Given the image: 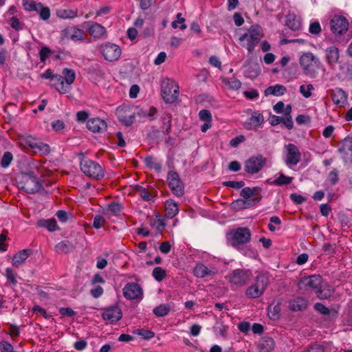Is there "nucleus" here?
<instances>
[{
  "mask_svg": "<svg viewBox=\"0 0 352 352\" xmlns=\"http://www.w3.org/2000/svg\"><path fill=\"white\" fill-rule=\"evenodd\" d=\"M217 271L214 267L208 268L203 263H197L193 270L194 275L197 278H206L212 276L217 274Z\"/></svg>",
  "mask_w": 352,
  "mask_h": 352,
  "instance_id": "20",
  "label": "nucleus"
},
{
  "mask_svg": "<svg viewBox=\"0 0 352 352\" xmlns=\"http://www.w3.org/2000/svg\"><path fill=\"white\" fill-rule=\"evenodd\" d=\"M313 90H314V85L308 84L307 85H300L299 91L305 98H309L312 96Z\"/></svg>",
  "mask_w": 352,
  "mask_h": 352,
  "instance_id": "47",
  "label": "nucleus"
},
{
  "mask_svg": "<svg viewBox=\"0 0 352 352\" xmlns=\"http://www.w3.org/2000/svg\"><path fill=\"white\" fill-rule=\"evenodd\" d=\"M251 275V272L248 270L237 269L229 274V280L232 284L236 286H242L248 283Z\"/></svg>",
  "mask_w": 352,
  "mask_h": 352,
  "instance_id": "13",
  "label": "nucleus"
},
{
  "mask_svg": "<svg viewBox=\"0 0 352 352\" xmlns=\"http://www.w3.org/2000/svg\"><path fill=\"white\" fill-rule=\"evenodd\" d=\"M285 163L289 166L297 165L301 160V153L299 148L294 144L285 146Z\"/></svg>",
  "mask_w": 352,
  "mask_h": 352,
  "instance_id": "8",
  "label": "nucleus"
},
{
  "mask_svg": "<svg viewBox=\"0 0 352 352\" xmlns=\"http://www.w3.org/2000/svg\"><path fill=\"white\" fill-rule=\"evenodd\" d=\"M266 163V159L261 155L253 156L249 158L245 164V170L251 174L259 172Z\"/></svg>",
  "mask_w": 352,
  "mask_h": 352,
  "instance_id": "12",
  "label": "nucleus"
},
{
  "mask_svg": "<svg viewBox=\"0 0 352 352\" xmlns=\"http://www.w3.org/2000/svg\"><path fill=\"white\" fill-rule=\"evenodd\" d=\"M13 160V155L10 151H6L3 153V157L1 160V166L3 168H7L9 166Z\"/></svg>",
  "mask_w": 352,
  "mask_h": 352,
  "instance_id": "50",
  "label": "nucleus"
},
{
  "mask_svg": "<svg viewBox=\"0 0 352 352\" xmlns=\"http://www.w3.org/2000/svg\"><path fill=\"white\" fill-rule=\"evenodd\" d=\"M324 346L318 342L310 344L307 349L302 352H324Z\"/></svg>",
  "mask_w": 352,
  "mask_h": 352,
  "instance_id": "54",
  "label": "nucleus"
},
{
  "mask_svg": "<svg viewBox=\"0 0 352 352\" xmlns=\"http://www.w3.org/2000/svg\"><path fill=\"white\" fill-rule=\"evenodd\" d=\"M293 179L294 178L292 177H287L283 173H279V176L278 177V178L273 181L272 184L276 186H280L283 185L290 184L292 182Z\"/></svg>",
  "mask_w": 352,
  "mask_h": 352,
  "instance_id": "44",
  "label": "nucleus"
},
{
  "mask_svg": "<svg viewBox=\"0 0 352 352\" xmlns=\"http://www.w3.org/2000/svg\"><path fill=\"white\" fill-rule=\"evenodd\" d=\"M166 216L168 219L173 218L179 212L177 203L173 201H166L165 204Z\"/></svg>",
  "mask_w": 352,
  "mask_h": 352,
  "instance_id": "34",
  "label": "nucleus"
},
{
  "mask_svg": "<svg viewBox=\"0 0 352 352\" xmlns=\"http://www.w3.org/2000/svg\"><path fill=\"white\" fill-rule=\"evenodd\" d=\"M99 50L104 58L108 61L117 60L122 53L120 47L111 43H106L101 45L99 47Z\"/></svg>",
  "mask_w": 352,
  "mask_h": 352,
  "instance_id": "10",
  "label": "nucleus"
},
{
  "mask_svg": "<svg viewBox=\"0 0 352 352\" xmlns=\"http://www.w3.org/2000/svg\"><path fill=\"white\" fill-rule=\"evenodd\" d=\"M340 57L339 50L335 46H331L326 50V58L328 65L333 67L338 61Z\"/></svg>",
  "mask_w": 352,
  "mask_h": 352,
  "instance_id": "27",
  "label": "nucleus"
},
{
  "mask_svg": "<svg viewBox=\"0 0 352 352\" xmlns=\"http://www.w3.org/2000/svg\"><path fill=\"white\" fill-rule=\"evenodd\" d=\"M8 23L16 31H19L23 29L24 25L21 23L19 19L15 16H12Z\"/></svg>",
  "mask_w": 352,
  "mask_h": 352,
  "instance_id": "53",
  "label": "nucleus"
},
{
  "mask_svg": "<svg viewBox=\"0 0 352 352\" xmlns=\"http://www.w3.org/2000/svg\"><path fill=\"white\" fill-rule=\"evenodd\" d=\"M50 53L51 50L49 47L45 46L42 47L39 52L41 61L45 62V60L49 57Z\"/></svg>",
  "mask_w": 352,
  "mask_h": 352,
  "instance_id": "60",
  "label": "nucleus"
},
{
  "mask_svg": "<svg viewBox=\"0 0 352 352\" xmlns=\"http://www.w3.org/2000/svg\"><path fill=\"white\" fill-rule=\"evenodd\" d=\"M287 91V89L282 85H276L274 86H270L265 90V96L273 95L276 96H280L284 95Z\"/></svg>",
  "mask_w": 352,
  "mask_h": 352,
  "instance_id": "31",
  "label": "nucleus"
},
{
  "mask_svg": "<svg viewBox=\"0 0 352 352\" xmlns=\"http://www.w3.org/2000/svg\"><path fill=\"white\" fill-rule=\"evenodd\" d=\"M32 148L38 149L43 154L47 155L50 152L49 145L43 143H34L30 145Z\"/></svg>",
  "mask_w": 352,
  "mask_h": 352,
  "instance_id": "52",
  "label": "nucleus"
},
{
  "mask_svg": "<svg viewBox=\"0 0 352 352\" xmlns=\"http://www.w3.org/2000/svg\"><path fill=\"white\" fill-rule=\"evenodd\" d=\"M330 28L333 34L342 35L347 32L349 22L346 17L335 15L330 21Z\"/></svg>",
  "mask_w": 352,
  "mask_h": 352,
  "instance_id": "11",
  "label": "nucleus"
},
{
  "mask_svg": "<svg viewBox=\"0 0 352 352\" xmlns=\"http://www.w3.org/2000/svg\"><path fill=\"white\" fill-rule=\"evenodd\" d=\"M89 34L95 39H100L107 35L106 28L96 22L88 21L84 23Z\"/></svg>",
  "mask_w": 352,
  "mask_h": 352,
  "instance_id": "15",
  "label": "nucleus"
},
{
  "mask_svg": "<svg viewBox=\"0 0 352 352\" xmlns=\"http://www.w3.org/2000/svg\"><path fill=\"white\" fill-rule=\"evenodd\" d=\"M162 119L163 122L162 131L165 134H168L171 131L172 116L170 113H165L162 115Z\"/></svg>",
  "mask_w": 352,
  "mask_h": 352,
  "instance_id": "39",
  "label": "nucleus"
},
{
  "mask_svg": "<svg viewBox=\"0 0 352 352\" xmlns=\"http://www.w3.org/2000/svg\"><path fill=\"white\" fill-rule=\"evenodd\" d=\"M224 186L231 187L235 189H239L245 186V182L243 181H228L223 183Z\"/></svg>",
  "mask_w": 352,
  "mask_h": 352,
  "instance_id": "58",
  "label": "nucleus"
},
{
  "mask_svg": "<svg viewBox=\"0 0 352 352\" xmlns=\"http://www.w3.org/2000/svg\"><path fill=\"white\" fill-rule=\"evenodd\" d=\"M119 120L126 126L131 125L135 121V113L129 107H119L116 110Z\"/></svg>",
  "mask_w": 352,
  "mask_h": 352,
  "instance_id": "16",
  "label": "nucleus"
},
{
  "mask_svg": "<svg viewBox=\"0 0 352 352\" xmlns=\"http://www.w3.org/2000/svg\"><path fill=\"white\" fill-rule=\"evenodd\" d=\"M261 197H256L250 200H244L239 199L233 201L231 206L232 208L234 210H243L248 207L254 206L256 204L258 203L261 201Z\"/></svg>",
  "mask_w": 352,
  "mask_h": 352,
  "instance_id": "23",
  "label": "nucleus"
},
{
  "mask_svg": "<svg viewBox=\"0 0 352 352\" xmlns=\"http://www.w3.org/2000/svg\"><path fill=\"white\" fill-rule=\"evenodd\" d=\"M107 210L114 215H118L121 212L122 206L118 202H111L107 206Z\"/></svg>",
  "mask_w": 352,
  "mask_h": 352,
  "instance_id": "56",
  "label": "nucleus"
},
{
  "mask_svg": "<svg viewBox=\"0 0 352 352\" xmlns=\"http://www.w3.org/2000/svg\"><path fill=\"white\" fill-rule=\"evenodd\" d=\"M334 292V289L328 285H320L316 294L320 299H327L330 298Z\"/></svg>",
  "mask_w": 352,
  "mask_h": 352,
  "instance_id": "33",
  "label": "nucleus"
},
{
  "mask_svg": "<svg viewBox=\"0 0 352 352\" xmlns=\"http://www.w3.org/2000/svg\"><path fill=\"white\" fill-rule=\"evenodd\" d=\"M157 110L155 107H151L148 110L143 111L142 110L140 113H139L140 116L143 117H147L150 120H153L155 118L157 115Z\"/></svg>",
  "mask_w": 352,
  "mask_h": 352,
  "instance_id": "51",
  "label": "nucleus"
},
{
  "mask_svg": "<svg viewBox=\"0 0 352 352\" xmlns=\"http://www.w3.org/2000/svg\"><path fill=\"white\" fill-rule=\"evenodd\" d=\"M55 249L56 251L58 253L67 254L74 249V246L72 243L69 242V241H63L56 244Z\"/></svg>",
  "mask_w": 352,
  "mask_h": 352,
  "instance_id": "36",
  "label": "nucleus"
},
{
  "mask_svg": "<svg viewBox=\"0 0 352 352\" xmlns=\"http://www.w3.org/2000/svg\"><path fill=\"white\" fill-rule=\"evenodd\" d=\"M245 138L243 135H238L234 138H232L230 141V146L234 148H236L239 146V144L243 142Z\"/></svg>",
  "mask_w": 352,
  "mask_h": 352,
  "instance_id": "61",
  "label": "nucleus"
},
{
  "mask_svg": "<svg viewBox=\"0 0 352 352\" xmlns=\"http://www.w3.org/2000/svg\"><path fill=\"white\" fill-rule=\"evenodd\" d=\"M133 333L141 336L145 340H150L155 336V333L153 331L144 329H136L133 331Z\"/></svg>",
  "mask_w": 352,
  "mask_h": 352,
  "instance_id": "48",
  "label": "nucleus"
},
{
  "mask_svg": "<svg viewBox=\"0 0 352 352\" xmlns=\"http://www.w3.org/2000/svg\"><path fill=\"white\" fill-rule=\"evenodd\" d=\"M315 309L323 315H327L330 313V310L328 307H325L322 303H316L314 305Z\"/></svg>",
  "mask_w": 352,
  "mask_h": 352,
  "instance_id": "63",
  "label": "nucleus"
},
{
  "mask_svg": "<svg viewBox=\"0 0 352 352\" xmlns=\"http://www.w3.org/2000/svg\"><path fill=\"white\" fill-rule=\"evenodd\" d=\"M338 151L344 163L352 162V137H346L338 145Z\"/></svg>",
  "mask_w": 352,
  "mask_h": 352,
  "instance_id": "14",
  "label": "nucleus"
},
{
  "mask_svg": "<svg viewBox=\"0 0 352 352\" xmlns=\"http://www.w3.org/2000/svg\"><path fill=\"white\" fill-rule=\"evenodd\" d=\"M286 25L292 30L296 31L301 28V19L294 13L286 16Z\"/></svg>",
  "mask_w": 352,
  "mask_h": 352,
  "instance_id": "28",
  "label": "nucleus"
},
{
  "mask_svg": "<svg viewBox=\"0 0 352 352\" xmlns=\"http://www.w3.org/2000/svg\"><path fill=\"white\" fill-rule=\"evenodd\" d=\"M62 33L64 36L69 38L74 41H82L85 39L84 31L76 27L66 28L63 30Z\"/></svg>",
  "mask_w": 352,
  "mask_h": 352,
  "instance_id": "21",
  "label": "nucleus"
},
{
  "mask_svg": "<svg viewBox=\"0 0 352 352\" xmlns=\"http://www.w3.org/2000/svg\"><path fill=\"white\" fill-rule=\"evenodd\" d=\"M16 274L10 268L6 269V276L7 279L10 281L13 286H15L17 283L16 278Z\"/></svg>",
  "mask_w": 352,
  "mask_h": 352,
  "instance_id": "57",
  "label": "nucleus"
},
{
  "mask_svg": "<svg viewBox=\"0 0 352 352\" xmlns=\"http://www.w3.org/2000/svg\"><path fill=\"white\" fill-rule=\"evenodd\" d=\"M227 239L233 247L238 248L250 241L251 232L248 228H239L234 232L229 233Z\"/></svg>",
  "mask_w": 352,
  "mask_h": 352,
  "instance_id": "6",
  "label": "nucleus"
},
{
  "mask_svg": "<svg viewBox=\"0 0 352 352\" xmlns=\"http://www.w3.org/2000/svg\"><path fill=\"white\" fill-rule=\"evenodd\" d=\"M122 317L121 309L118 306H111L104 309L102 318L105 321L114 323L120 320Z\"/></svg>",
  "mask_w": 352,
  "mask_h": 352,
  "instance_id": "18",
  "label": "nucleus"
},
{
  "mask_svg": "<svg viewBox=\"0 0 352 352\" xmlns=\"http://www.w3.org/2000/svg\"><path fill=\"white\" fill-rule=\"evenodd\" d=\"M107 125L104 120L96 118H91L87 122V128L94 133H101L106 131Z\"/></svg>",
  "mask_w": 352,
  "mask_h": 352,
  "instance_id": "22",
  "label": "nucleus"
},
{
  "mask_svg": "<svg viewBox=\"0 0 352 352\" xmlns=\"http://www.w3.org/2000/svg\"><path fill=\"white\" fill-rule=\"evenodd\" d=\"M80 169L86 176L96 180L101 179L104 175L101 166L87 158H84L80 161Z\"/></svg>",
  "mask_w": 352,
  "mask_h": 352,
  "instance_id": "5",
  "label": "nucleus"
},
{
  "mask_svg": "<svg viewBox=\"0 0 352 352\" xmlns=\"http://www.w3.org/2000/svg\"><path fill=\"white\" fill-rule=\"evenodd\" d=\"M268 283L269 278L266 275H258L256 278L255 283L247 289L246 296L251 298L260 297L264 293Z\"/></svg>",
  "mask_w": 352,
  "mask_h": 352,
  "instance_id": "7",
  "label": "nucleus"
},
{
  "mask_svg": "<svg viewBox=\"0 0 352 352\" xmlns=\"http://www.w3.org/2000/svg\"><path fill=\"white\" fill-rule=\"evenodd\" d=\"M52 81L53 82V85L55 86L56 89L60 94H66L69 91L70 87L65 85L63 76L55 74Z\"/></svg>",
  "mask_w": 352,
  "mask_h": 352,
  "instance_id": "30",
  "label": "nucleus"
},
{
  "mask_svg": "<svg viewBox=\"0 0 352 352\" xmlns=\"http://www.w3.org/2000/svg\"><path fill=\"white\" fill-rule=\"evenodd\" d=\"M199 116L200 120L202 121H211L212 120V116L210 112L208 110L203 109L201 110L199 113Z\"/></svg>",
  "mask_w": 352,
  "mask_h": 352,
  "instance_id": "62",
  "label": "nucleus"
},
{
  "mask_svg": "<svg viewBox=\"0 0 352 352\" xmlns=\"http://www.w3.org/2000/svg\"><path fill=\"white\" fill-rule=\"evenodd\" d=\"M167 182L175 195L182 197L184 194V186L177 173L170 170L168 173Z\"/></svg>",
  "mask_w": 352,
  "mask_h": 352,
  "instance_id": "9",
  "label": "nucleus"
},
{
  "mask_svg": "<svg viewBox=\"0 0 352 352\" xmlns=\"http://www.w3.org/2000/svg\"><path fill=\"white\" fill-rule=\"evenodd\" d=\"M144 162L147 166L151 168H154L157 172H160L162 169V164L155 160L153 157L148 156L145 158Z\"/></svg>",
  "mask_w": 352,
  "mask_h": 352,
  "instance_id": "46",
  "label": "nucleus"
},
{
  "mask_svg": "<svg viewBox=\"0 0 352 352\" xmlns=\"http://www.w3.org/2000/svg\"><path fill=\"white\" fill-rule=\"evenodd\" d=\"M152 275L157 281H162L166 277V270L160 267H156L153 269Z\"/></svg>",
  "mask_w": 352,
  "mask_h": 352,
  "instance_id": "49",
  "label": "nucleus"
},
{
  "mask_svg": "<svg viewBox=\"0 0 352 352\" xmlns=\"http://www.w3.org/2000/svg\"><path fill=\"white\" fill-rule=\"evenodd\" d=\"M264 121L263 116L258 112H254L249 120L245 123L247 129H252L261 125Z\"/></svg>",
  "mask_w": 352,
  "mask_h": 352,
  "instance_id": "26",
  "label": "nucleus"
},
{
  "mask_svg": "<svg viewBox=\"0 0 352 352\" xmlns=\"http://www.w3.org/2000/svg\"><path fill=\"white\" fill-rule=\"evenodd\" d=\"M170 307L168 304H161L153 309L154 314L157 317H164L170 312Z\"/></svg>",
  "mask_w": 352,
  "mask_h": 352,
  "instance_id": "40",
  "label": "nucleus"
},
{
  "mask_svg": "<svg viewBox=\"0 0 352 352\" xmlns=\"http://www.w3.org/2000/svg\"><path fill=\"white\" fill-rule=\"evenodd\" d=\"M308 306L307 300L302 297H297L289 302V308L293 311H303Z\"/></svg>",
  "mask_w": 352,
  "mask_h": 352,
  "instance_id": "25",
  "label": "nucleus"
},
{
  "mask_svg": "<svg viewBox=\"0 0 352 352\" xmlns=\"http://www.w3.org/2000/svg\"><path fill=\"white\" fill-rule=\"evenodd\" d=\"M300 284L305 285L307 291H313L316 294L322 284V277L319 275L305 277L300 280Z\"/></svg>",
  "mask_w": 352,
  "mask_h": 352,
  "instance_id": "17",
  "label": "nucleus"
},
{
  "mask_svg": "<svg viewBox=\"0 0 352 352\" xmlns=\"http://www.w3.org/2000/svg\"><path fill=\"white\" fill-rule=\"evenodd\" d=\"M0 350L2 352H12L13 346L8 342L1 341L0 342Z\"/></svg>",
  "mask_w": 352,
  "mask_h": 352,
  "instance_id": "64",
  "label": "nucleus"
},
{
  "mask_svg": "<svg viewBox=\"0 0 352 352\" xmlns=\"http://www.w3.org/2000/svg\"><path fill=\"white\" fill-rule=\"evenodd\" d=\"M263 37V28L261 25L254 24L252 25L247 32L239 37V41L249 53H252Z\"/></svg>",
  "mask_w": 352,
  "mask_h": 352,
  "instance_id": "1",
  "label": "nucleus"
},
{
  "mask_svg": "<svg viewBox=\"0 0 352 352\" xmlns=\"http://www.w3.org/2000/svg\"><path fill=\"white\" fill-rule=\"evenodd\" d=\"M299 63L305 74L314 76L320 65L319 58L311 52H305L300 58Z\"/></svg>",
  "mask_w": 352,
  "mask_h": 352,
  "instance_id": "3",
  "label": "nucleus"
},
{
  "mask_svg": "<svg viewBox=\"0 0 352 352\" xmlns=\"http://www.w3.org/2000/svg\"><path fill=\"white\" fill-rule=\"evenodd\" d=\"M261 189L258 187H254L251 188L250 187L243 188L240 195L244 199V200H250L249 199L253 196H257L260 194Z\"/></svg>",
  "mask_w": 352,
  "mask_h": 352,
  "instance_id": "35",
  "label": "nucleus"
},
{
  "mask_svg": "<svg viewBox=\"0 0 352 352\" xmlns=\"http://www.w3.org/2000/svg\"><path fill=\"white\" fill-rule=\"evenodd\" d=\"M123 294L127 299H137L142 296V289L137 283H127L123 289Z\"/></svg>",
  "mask_w": 352,
  "mask_h": 352,
  "instance_id": "19",
  "label": "nucleus"
},
{
  "mask_svg": "<svg viewBox=\"0 0 352 352\" xmlns=\"http://www.w3.org/2000/svg\"><path fill=\"white\" fill-rule=\"evenodd\" d=\"M63 75L64 82L65 81L66 82L65 85L69 87V85L73 83L76 78V74L74 71L73 69L65 68L63 71Z\"/></svg>",
  "mask_w": 352,
  "mask_h": 352,
  "instance_id": "41",
  "label": "nucleus"
},
{
  "mask_svg": "<svg viewBox=\"0 0 352 352\" xmlns=\"http://www.w3.org/2000/svg\"><path fill=\"white\" fill-rule=\"evenodd\" d=\"M105 222L106 220L103 217L100 215H96L94 219L93 227L96 229H99L104 226Z\"/></svg>",
  "mask_w": 352,
  "mask_h": 352,
  "instance_id": "59",
  "label": "nucleus"
},
{
  "mask_svg": "<svg viewBox=\"0 0 352 352\" xmlns=\"http://www.w3.org/2000/svg\"><path fill=\"white\" fill-rule=\"evenodd\" d=\"M57 16L61 19H74L78 16V10L69 8L60 9L57 11Z\"/></svg>",
  "mask_w": 352,
  "mask_h": 352,
  "instance_id": "37",
  "label": "nucleus"
},
{
  "mask_svg": "<svg viewBox=\"0 0 352 352\" xmlns=\"http://www.w3.org/2000/svg\"><path fill=\"white\" fill-rule=\"evenodd\" d=\"M31 250L25 249L17 252L13 257L12 265L18 267L21 265L30 255Z\"/></svg>",
  "mask_w": 352,
  "mask_h": 352,
  "instance_id": "32",
  "label": "nucleus"
},
{
  "mask_svg": "<svg viewBox=\"0 0 352 352\" xmlns=\"http://www.w3.org/2000/svg\"><path fill=\"white\" fill-rule=\"evenodd\" d=\"M23 6L25 10L33 11L36 8V6H40V3L36 2L32 0H23Z\"/></svg>",
  "mask_w": 352,
  "mask_h": 352,
  "instance_id": "55",
  "label": "nucleus"
},
{
  "mask_svg": "<svg viewBox=\"0 0 352 352\" xmlns=\"http://www.w3.org/2000/svg\"><path fill=\"white\" fill-rule=\"evenodd\" d=\"M161 94L166 103H173L178 98L179 86L172 79H164L161 84Z\"/></svg>",
  "mask_w": 352,
  "mask_h": 352,
  "instance_id": "4",
  "label": "nucleus"
},
{
  "mask_svg": "<svg viewBox=\"0 0 352 352\" xmlns=\"http://www.w3.org/2000/svg\"><path fill=\"white\" fill-rule=\"evenodd\" d=\"M38 226L39 227L45 228L50 232H53L58 229L56 221L54 219L40 220L38 221Z\"/></svg>",
  "mask_w": 352,
  "mask_h": 352,
  "instance_id": "38",
  "label": "nucleus"
},
{
  "mask_svg": "<svg viewBox=\"0 0 352 352\" xmlns=\"http://www.w3.org/2000/svg\"><path fill=\"white\" fill-rule=\"evenodd\" d=\"M331 98L335 104L342 106L346 102L347 97L342 89L336 88L332 91Z\"/></svg>",
  "mask_w": 352,
  "mask_h": 352,
  "instance_id": "29",
  "label": "nucleus"
},
{
  "mask_svg": "<svg viewBox=\"0 0 352 352\" xmlns=\"http://www.w3.org/2000/svg\"><path fill=\"white\" fill-rule=\"evenodd\" d=\"M274 341L271 337L265 336L260 339L257 344L259 352H270L274 348Z\"/></svg>",
  "mask_w": 352,
  "mask_h": 352,
  "instance_id": "24",
  "label": "nucleus"
},
{
  "mask_svg": "<svg viewBox=\"0 0 352 352\" xmlns=\"http://www.w3.org/2000/svg\"><path fill=\"white\" fill-rule=\"evenodd\" d=\"M135 191L139 194L144 201H149L153 199V197L148 192V190L141 186H137L135 187Z\"/></svg>",
  "mask_w": 352,
  "mask_h": 352,
  "instance_id": "43",
  "label": "nucleus"
},
{
  "mask_svg": "<svg viewBox=\"0 0 352 352\" xmlns=\"http://www.w3.org/2000/svg\"><path fill=\"white\" fill-rule=\"evenodd\" d=\"M18 187L28 193H35L41 188V184L32 171L21 173L17 177Z\"/></svg>",
  "mask_w": 352,
  "mask_h": 352,
  "instance_id": "2",
  "label": "nucleus"
},
{
  "mask_svg": "<svg viewBox=\"0 0 352 352\" xmlns=\"http://www.w3.org/2000/svg\"><path fill=\"white\" fill-rule=\"evenodd\" d=\"M33 11L37 12L42 20L46 21L50 17V8L48 7L44 6L41 3H40V6H36V8Z\"/></svg>",
  "mask_w": 352,
  "mask_h": 352,
  "instance_id": "42",
  "label": "nucleus"
},
{
  "mask_svg": "<svg viewBox=\"0 0 352 352\" xmlns=\"http://www.w3.org/2000/svg\"><path fill=\"white\" fill-rule=\"evenodd\" d=\"M223 82L229 86L231 89L238 90L241 87V82L237 78L232 77L230 78H223Z\"/></svg>",
  "mask_w": 352,
  "mask_h": 352,
  "instance_id": "45",
  "label": "nucleus"
}]
</instances>
